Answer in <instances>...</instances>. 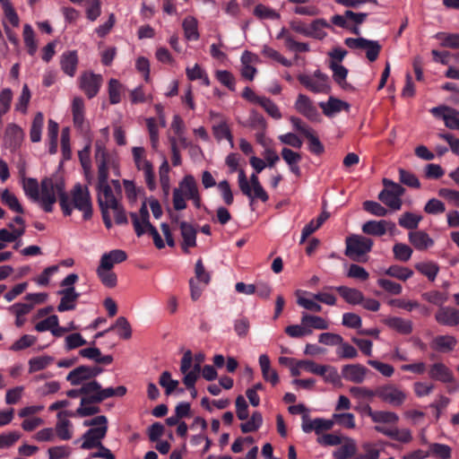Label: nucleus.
<instances>
[{
    "instance_id": "f257e3e1",
    "label": "nucleus",
    "mask_w": 459,
    "mask_h": 459,
    "mask_svg": "<svg viewBox=\"0 0 459 459\" xmlns=\"http://www.w3.org/2000/svg\"><path fill=\"white\" fill-rule=\"evenodd\" d=\"M59 198L60 207L65 216L72 214V206L69 203V195L65 191V183L59 178H46L40 184L39 200L38 203L47 212L53 211V206Z\"/></svg>"
},
{
    "instance_id": "f03ea898",
    "label": "nucleus",
    "mask_w": 459,
    "mask_h": 459,
    "mask_svg": "<svg viewBox=\"0 0 459 459\" xmlns=\"http://www.w3.org/2000/svg\"><path fill=\"white\" fill-rule=\"evenodd\" d=\"M330 321L327 317H301L300 325H290L285 328V333L291 338H301L312 333L313 330L327 329Z\"/></svg>"
},
{
    "instance_id": "7ed1b4c3",
    "label": "nucleus",
    "mask_w": 459,
    "mask_h": 459,
    "mask_svg": "<svg viewBox=\"0 0 459 459\" xmlns=\"http://www.w3.org/2000/svg\"><path fill=\"white\" fill-rule=\"evenodd\" d=\"M199 193L197 182L192 175H186L173 190V206L177 211L186 208V199H189Z\"/></svg>"
},
{
    "instance_id": "20e7f679",
    "label": "nucleus",
    "mask_w": 459,
    "mask_h": 459,
    "mask_svg": "<svg viewBox=\"0 0 459 459\" xmlns=\"http://www.w3.org/2000/svg\"><path fill=\"white\" fill-rule=\"evenodd\" d=\"M69 203L72 206V211L76 209L82 212L84 220H89L91 217L92 204L87 186L76 184L71 191Z\"/></svg>"
},
{
    "instance_id": "39448f33",
    "label": "nucleus",
    "mask_w": 459,
    "mask_h": 459,
    "mask_svg": "<svg viewBox=\"0 0 459 459\" xmlns=\"http://www.w3.org/2000/svg\"><path fill=\"white\" fill-rule=\"evenodd\" d=\"M385 188L379 193L378 199L394 211H399L402 207V199L405 189L390 179L384 178Z\"/></svg>"
},
{
    "instance_id": "423d86ee",
    "label": "nucleus",
    "mask_w": 459,
    "mask_h": 459,
    "mask_svg": "<svg viewBox=\"0 0 459 459\" xmlns=\"http://www.w3.org/2000/svg\"><path fill=\"white\" fill-rule=\"evenodd\" d=\"M298 80L307 90L313 93L326 94L331 89L328 76L319 70L315 71L312 74H299Z\"/></svg>"
},
{
    "instance_id": "0eeeda50",
    "label": "nucleus",
    "mask_w": 459,
    "mask_h": 459,
    "mask_svg": "<svg viewBox=\"0 0 459 459\" xmlns=\"http://www.w3.org/2000/svg\"><path fill=\"white\" fill-rule=\"evenodd\" d=\"M345 255L353 260H359L360 256L371 251L373 240L360 235H351L345 240Z\"/></svg>"
},
{
    "instance_id": "6e6552de",
    "label": "nucleus",
    "mask_w": 459,
    "mask_h": 459,
    "mask_svg": "<svg viewBox=\"0 0 459 459\" xmlns=\"http://www.w3.org/2000/svg\"><path fill=\"white\" fill-rule=\"evenodd\" d=\"M376 396L394 407L401 406L406 400V394L392 384L378 386L376 389Z\"/></svg>"
},
{
    "instance_id": "1a4fd4ad",
    "label": "nucleus",
    "mask_w": 459,
    "mask_h": 459,
    "mask_svg": "<svg viewBox=\"0 0 459 459\" xmlns=\"http://www.w3.org/2000/svg\"><path fill=\"white\" fill-rule=\"evenodd\" d=\"M294 108L297 112L312 122H317L320 120V113L310 98L303 93L298 94L297 100L294 103Z\"/></svg>"
},
{
    "instance_id": "9d476101",
    "label": "nucleus",
    "mask_w": 459,
    "mask_h": 459,
    "mask_svg": "<svg viewBox=\"0 0 459 459\" xmlns=\"http://www.w3.org/2000/svg\"><path fill=\"white\" fill-rule=\"evenodd\" d=\"M102 84V76L85 72L79 77V87L89 99L95 97Z\"/></svg>"
},
{
    "instance_id": "9b49d317",
    "label": "nucleus",
    "mask_w": 459,
    "mask_h": 459,
    "mask_svg": "<svg viewBox=\"0 0 459 459\" xmlns=\"http://www.w3.org/2000/svg\"><path fill=\"white\" fill-rule=\"evenodd\" d=\"M89 397H91V394L81 398L80 406L75 412L62 411L57 413V416L59 418H61L62 415L84 418L98 414L100 411V408L97 404L100 403V402H89Z\"/></svg>"
},
{
    "instance_id": "f8f14e48",
    "label": "nucleus",
    "mask_w": 459,
    "mask_h": 459,
    "mask_svg": "<svg viewBox=\"0 0 459 459\" xmlns=\"http://www.w3.org/2000/svg\"><path fill=\"white\" fill-rule=\"evenodd\" d=\"M74 328L73 322L69 323L67 326H60L58 325V317H46L35 325V329L38 332L50 331L56 337H61Z\"/></svg>"
},
{
    "instance_id": "ddd939ff",
    "label": "nucleus",
    "mask_w": 459,
    "mask_h": 459,
    "mask_svg": "<svg viewBox=\"0 0 459 459\" xmlns=\"http://www.w3.org/2000/svg\"><path fill=\"white\" fill-rule=\"evenodd\" d=\"M108 426L91 428L82 435L81 448L85 450L93 449L101 446V440L106 437Z\"/></svg>"
},
{
    "instance_id": "4468645a",
    "label": "nucleus",
    "mask_w": 459,
    "mask_h": 459,
    "mask_svg": "<svg viewBox=\"0 0 459 459\" xmlns=\"http://www.w3.org/2000/svg\"><path fill=\"white\" fill-rule=\"evenodd\" d=\"M395 230V224L393 221L381 220V221H368L362 225V231L365 234L381 237L387 231L393 233Z\"/></svg>"
},
{
    "instance_id": "2eb2a0df",
    "label": "nucleus",
    "mask_w": 459,
    "mask_h": 459,
    "mask_svg": "<svg viewBox=\"0 0 459 459\" xmlns=\"http://www.w3.org/2000/svg\"><path fill=\"white\" fill-rule=\"evenodd\" d=\"M134 229L138 237L148 232L153 226L149 221V211L146 203H143L138 213H131Z\"/></svg>"
},
{
    "instance_id": "dca6fc26",
    "label": "nucleus",
    "mask_w": 459,
    "mask_h": 459,
    "mask_svg": "<svg viewBox=\"0 0 459 459\" xmlns=\"http://www.w3.org/2000/svg\"><path fill=\"white\" fill-rule=\"evenodd\" d=\"M97 388H94L91 397H89V402H100L102 403L104 400L113 397L119 396L122 397L126 394V387L124 385H119L116 388L114 387H107L102 388L101 385L97 381Z\"/></svg>"
},
{
    "instance_id": "f3484780",
    "label": "nucleus",
    "mask_w": 459,
    "mask_h": 459,
    "mask_svg": "<svg viewBox=\"0 0 459 459\" xmlns=\"http://www.w3.org/2000/svg\"><path fill=\"white\" fill-rule=\"evenodd\" d=\"M46 293H30L25 298V302L17 303L12 307L13 312L16 316H24L30 313L35 304L42 303L46 300Z\"/></svg>"
},
{
    "instance_id": "a211bd4d",
    "label": "nucleus",
    "mask_w": 459,
    "mask_h": 459,
    "mask_svg": "<svg viewBox=\"0 0 459 459\" xmlns=\"http://www.w3.org/2000/svg\"><path fill=\"white\" fill-rule=\"evenodd\" d=\"M95 158L98 163V174H99V184L98 186L108 185V153L105 148L100 144L96 143V153Z\"/></svg>"
},
{
    "instance_id": "6ab92c4d",
    "label": "nucleus",
    "mask_w": 459,
    "mask_h": 459,
    "mask_svg": "<svg viewBox=\"0 0 459 459\" xmlns=\"http://www.w3.org/2000/svg\"><path fill=\"white\" fill-rule=\"evenodd\" d=\"M368 372V369L361 364H349L342 368V377L347 381L356 384L362 383Z\"/></svg>"
},
{
    "instance_id": "aec40b11",
    "label": "nucleus",
    "mask_w": 459,
    "mask_h": 459,
    "mask_svg": "<svg viewBox=\"0 0 459 459\" xmlns=\"http://www.w3.org/2000/svg\"><path fill=\"white\" fill-rule=\"evenodd\" d=\"M61 296L60 302L57 306V311L60 313L71 311L74 309L80 294L74 288L63 289L58 291Z\"/></svg>"
},
{
    "instance_id": "412c9836",
    "label": "nucleus",
    "mask_w": 459,
    "mask_h": 459,
    "mask_svg": "<svg viewBox=\"0 0 459 459\" xmlns=\"http://www.w3.org/2000/svg\"><path fill=\"white\" fill-rule=\"evenodd\" d=\"M98 202L101 210L116 208L119 204L108 185L98 186Z\"/></svg>"
},
{
    "instance_id": "4be33fe9",
    "label": "nucleus",
    "mask_w": 459,
    "mask_h": 459,
    "mask_svg": "<svg viewBox=\"0 0 459 459\" xmlns=\"http://www.w3.org/2000/svg\"><path fill=\"white\" fill-rule=\"evenodd\" d=\"M429 376L431 379L443 383H452L454 381L453 372L441 362L430 366Z\"/></svg>"
},
{
    "instance_id": "5701e85b",
    "label": "nucleus",
    "mask_w": 459,
    "mask_h": 459,
    "mask_svg": "<svg viewBox=\"0 0 459 459\" xmlns=\"http://www.w3.org/2000/svg\"><path fill=\"white\" fill-rule=\"evenodd\" d=\"M319 107L328 117H332L342 110L348 111L350 108V105L347 102L333 97H330L325 102H320Z\"/></svg>"
},
{
    "instance_id": "b1692460",
    "label": "nucleus",
    "mask_w": 459,
    "mask_h": 459,
    "mask_svg": "<svg viewBox=\"0 0 459 459\" xmlns=\"http://www.w3.org/2000/svg\"><path fill=\"white\" fill-rule=\"evenodd\" d=\"M408 238L417 250H426L434 245V240L423 230L410 231Z\"/></svg>"
},
{
    "instance_id": "393cba45",
    "label": "nucleus",
    "mask_w": 459,
    "mask_h": 459,
    "mask_svg": "<svg viewBox=\"0 0 459 459\" xmlns=\"http://www.w3.org/2000/svg\"><path fill=\"white\" fill-rule=\"evenodd\" d=\"M181 237L183 238L182 248L187 253L188 248L196 246V230L186 221L180 222Z\"/></svg>"
},
{
    "instance_id": "a878e982",
    "label": "nucleus",
    "mask_w": 459,
    "mask_h": 459,
    "mask_svg": "<svg viewBox=\"0 0 459 459\" xmlns=\"http://www.w3.org/2000/svg\"><path fill=\"white\" fill-rule=\"evenodd\" d=\"M66 380L73 385H79L85 381L90 382L94 379L91 377L89 366L82 365L71 370L66 376Z\"/></svg>"
},
{
    "instance_id": "bb28decb",
    "label": "nucleus",
    "mask_w": 459,
    "mask_h": 459,
    "mask_svg": "<svg viewBox=\"0 0 459 459\" xmlns=\"http://www.w3.org/2000/svg\"><path fill=\"white\" fill-rule=\"evenodd\" d=\"M126 253L121 249H114L109 252L104 253L100 261V266H103L108 269H113L115 264H120L126 260Z\"/></svg>"
},
{
    "instance_id": "cd10ccee",
    "label": "nucleus",
    "mask_w": 459,
    "mask_h": 459,
    "mask_svg": "<svg viewBox=\"0 0 459 459\" xmlns=\"http://www.w3.org/2000/svg\"><path fill=\"white\" fill-rule=\"evenodd\" d=\"M61 69L70 77L74 76L78 65L76 51H67L62 54L60 60Z\"/></svg>"
},
{
    "instance_id": "c85d7f7f",
    "label": "nucleus",
    "mask_w": 459,
    "mask_h": 459,
    "mask_svg": "<svg viewBox=\"0 0 459 459\" xmlns=\"http://www.w3.org/2000/svg\"><path fill=\"white\" fill-rule=\"evenodd\" d=\"M296 297L299 306L312 312H321V306L316 302L315 294L303 290H297Z\"/></svg>"
},
{
    "instance_id": "c756f323",
    "label": "nucleus",
    "mask_w": 459,
    "mask_h": 459,
    "mask_svg": "<svg viewBox=\"0 0 459 459\" xmlns=\"http://www.w3.org/2000/svg\"><path fill=\"white\" fill-rule=\"evenodd\" d=\"M72 114L74 125L77 128L82 129L84 126L85 105L82 97H74L72 101Z\"/></svg>"
},
{
    "instance_id": "7c9ffc66",
    "label": "nucleus",
    "mask_w": 459,
    "mask_h": 459,
    "mask_svg": "<svg viewBox=\"0 0 459 459\" xmlns=\"http://www.w3.org/2000/svg\"><path fill=\"white\" fill-rule=\"evenodd\" d=\"M259 365L264 379L270 382L273 385H277L279 382L278 373L276 370L271 368L270 359L266 354L260 355Z\"/></svg>"
},
{
    "instance_id": "2f4dec72",
    "label": "nucleus",
    "mask_w": 459,
    "mask_h": 459,
    "mask_svg": "<svg viewBox=\"0 0 459 459\" xmlns=\"http://www.w3.org/2000/svg\"><path fill=\"white\" fill-rule=\"evenodd\" d=\"M457 343L456 339L451 335H437L431 342V348L440 352L453 351Z\"/></svg>"
},
{
    "instance_id": "473e14b6",
    "label": "nucleus",
    "mask_w": 459,
    "mask_h": 459,
    "mask_svg": "<svg viewBox=\"0 0 459 459\" xmlns=\"http://www.w3.org/2000/svg\"><path fill=\"white\" fill-rule=\"evenodd\" d=\"M385 323L401 334H409L412 331V324L404 317H385Z\"/></svg>"
},
{
    "instance_id": "72a5a7b5",
    "label": "nucleus",
    "mask_w": 459,
    "mask_h": 459,
    "mask_svg": "<svg viewBox=\"0 0 459 459\" xmlns=\"http://www.w3.org/2000/svg\"><path fill=\"white\" fill-rule=\"evenodd\" d=\"M115 330L117 334L123 339H129L132 335V329L130 324L127 322L126 317H118L114 325H112L107 330L99 333L97 337L103 336L105 333Z\"/></svg>"
},
{
    "instance_id": "f704fd0d",
    "label": "nucleus",
    "mask_w": 459,
    "mask_h": 459,
    "mask_svg": "<svg viewBox=\"0 0 459 459\" xmlns=\"http://www.w3.org/2000/svg\"><path fill=\"white\" fill-rule=\"evenodd\" d=\"M182 27L184 30L185 38L187 40H198L200 34L198 31V22L193 16H187L184 19Z\"/></svg>"
},
{
    "instance_id": "c9c22d12",
    "label": "nucleus",
    "mask_w": 459,
    "mask_h": 459,
    "mask_svg": "<svg viewBox=\"0 0 459 459\" xmlns=\"http://www.w3.org/2000/svg\"><path fill=\"white\" fill-rule=\"evenodd\" d=\"M329 27V23L325 19L314 20L308 24V37L323 39L326 36L325 29Z\"/></svg>"
},
{
    "instance_id": "e433bc0d",
    "label": "nucleus",
    "mask_w": 459,
    "mask_h": 459,
    "mask_svg": "<svg viewBox=\"0 0 459 459\" xmlns=\"http://www.w3.org/2000/svg\"><path fill=\"white\" fill-rule=\"evenodd\" d=\"M428 457L433 456L437 459H450L452 455V449L449 446L440 443L429 444V450L427 451Z\"/></svg>"
},
{
    "instance_id": "4c0bfd02",
    "label": "nucleus",
    "mask_w": 459,
    "mask_h": 459,
    "mask_svg": "<svg viewBox=\"0 0 459 459\" xmlns=\"http://www.w3.org/2000/svg\"><path fill=\"white\" fill-rule=\"evenodd\" d=\"M22 188L25 195L32 202L38 203L39 200V186L35 178H25L22 181Z\"/></svg>"
},
{
    "instance_id": "58836bf2",
    "label": "nucleus",
    "mask_w": 459,
    "mask_h": 459,
    "mask_svg": "<svg viewBox=\"0 0 459 459\" xmlns=\"http://www.w3.org/2000/svg\"><path fill=\"white\" fill-rule=\"evenodd\" d=\"M339 294L350 304L357 305L362 301V292L354 288L340 286L337 288Z\"/></svg>"
},
{
    "instance_id": "ea45409f",
    "label": "nucleus",
    "mask_w": 459,
    "mask_h": 459,
    "mask_svg": "<svg viewBox=\"0 0 459 459\" xmlns=\"http://www.w3.org/2000/svg\"><path fill=\"white\" fill-rule=\"evenodd\" d=\"M1 201L4 204L8 206V208L13 212H15L17 213L24 212V210L16 195L13 193L10 192L8 189H5L2 192Z\"/></svg>"
},
{
    "instance_id": "a19ab883",
    "label": "nucleus",
    "mask_w": 459,
    "mask_h": 459,
    "mask_svg": "<svg viewBox=\"0 0 459 459\" xmlns=\"http://www.w3.org/2000/svg\"><path fill=\"white\" fill-rule=\"evenodd\" d=\"M97 275L103 285L108 288H114L117 285V278L111 269L99 265L96 270Z\"/></svg>"
},
{
    "instance_id": "79ce46f5",
    "label": "nucleus",
    "mask_w": 459,
    "mask_h": 459,
    "mask_svg": "<svg viewBox=\"0 0 459 459\" xmlns=\"http://www.w3.org/2000/svg\"><path fill=\"white\" fill-rule=\"evenodd\" d=\"M258 173L255 172L251 174L249 178V185L251 186L252 191H253V200L254 199H260L262 202H266L269 198L267 193L262 186L258 176Z\"/></svg>"
},
{
    "instance_id": "37998d69",
    "label": "nucleus",
    "mask_w": 459,
    "mask_h": 459,
    "mask_svg": "<svg viewBox=\"0 0 459 459\" xmlns=\"http://www.w3.org/2000/svg\"><path fill=\"white\" fill-rule=\"evenodd\" d=\"M44 126V116L41 112H38L32 121L30 137L31 142L39 143L41 140V133Z\"/></svg>"
},
{
    "instance_id": "c03bdc74",
    "label": "nucleus",
    "mask_w": 459,
    "mask_h": 459,
    "mask_svg": "<svg viewBox=\"0 0 459 459\" xmlns=\"http://www.w3.org/2000/svg\"><path fill=\"white\" fill-rule=\"evenodd\" d=\"M330 68L333 71V80L343 89H346L348 86V83L346 82V77L348 74V70L342 65L341 64H338L336 62H331L330 63Z\"/></svg>"
},
{
    "instance_id": "a18cd8bd",
    "label": "nucleus",
    "mask_w": 459,
    "mask_h": 459,
    "mask_svg": "<svg viewBox=\"0 0 459 459\" xmlns=\"http://www.w3.org/2000/svg\"><path fill=\"white\" fill-rule=\"evenodd\" d=\"M23 40L28 49V53L30 56H34L38 49V45L35 39V33L32 27L30 24L23 26Z\"/></svg>"
},
{
    "instance_id": "49530a36",
    "label": "nucleus",
    "mask_w": 459,
    "mask_h": 459,
    "mask_svg": "<svg viewBox=\"0 0 459 459\" xmlns=\"http://www.w3.org/2000/svg\"><path fill=\"white\" fill-rule=\"evenodd\" d=\"M415 268L431 281H435L439 272L438 265L434 262L418 263L416 264Z\"/></svg>"
},
{
    "instance_id": "de8ad7c7",
    "label": "nucleus",
    "mask_w": 459,
    "mask_h": 459,
    "mask_svg": "<svg viewBox=\"0 0 459 459\" xmlns=\"http://www.w3.org/2000/svg\"><path fill=\"white\" fill-rule=\"evenodd\" d=\"M385 274L405 281L413 275V272L407 267L392 265L385 271Z\"/></svg>"
},
{
    "instance_id": "09e8293b",
    "label": "nucleus",
    "mask_w": 459,
    "mask_h": 459,
    "mask_svg": "<svg viewBox=\"0 0 459 459\" xmlns=\"http://www.w3.org/2000/svg\"><path fill=\"white\" fill-rule=\"evenodd\" d=\"M97 387V380L85 382L80 388L68 390L66 395L70 398L86 397L87 395H91L93 389Z\"/></svg>"
},
{
    "instance_id": "8fccbe9b",
    "label": "nucleus",
    "mask_w": 459,
    "mask_h": 459,
    "mask_svg": "<svg viewBox=\"0 0 459 459\" xmlns=\"http://www.w3.org/2000/svg\"><path fill=\"white\" fill-rule=\"evenodd\" d=\"M54 362L51 356H39L32 358L29 360V372L33 373L42 370Z\"/></svg>"
},
{
    "instance_id": "3c124183",
    "label": "nucleus",
    "mask_w": 459,
    "mask_h": 459,
    "mask_svg": "<svg viewBox=\"0 0 459 459\" xmlns=\"http://www.w3.org/2000/svg\"><path fill=\"white\" fill-rule=\"evenodd\" d=\"M421 220L422 216L420 215L412 212H405L399 218V225L407 230H415L418 228Z\"/></svg>"
},
{
    "instance_id": "603ef678",
    "label": "nucleus",
    "mask_w": 459,
    "mask_h": 459,
    "mask_svg": "<svg viewBox=\"0 0 459 459\" xmlns=\"http://www.w3.org/2000/svg\"><path fill=\"white\" fill-rule=\"evenodd\" d=\"M254 14L261 20H279L281 18L280 13L274 9L261 4L255 7Z\"/></svg>"
},
{
    "instance_id": "864d4df0",
    "label": "nucleus",
    "mask_w": 459,
    "mask_h": 459,
    "mask_svg": "<svg viewBox=\"0 0 459 459\" xmlns=\"http://www.w3.org/2000/svg\"><path fill=\"white\" fill-rule=\"evenodd\" d=\"M213 134L218 140L227 139L231 147H233V137L230 127L224 120H221L217 125L213 126Z\"/></svg>"
},
{
    "instance_id": "5fc2aeb1",
    "label": "nucleus",
    "mask_w": 459,
    "mask_h": 459,
    "mask_svg": "<svg viewBox=\"0 0 459 459\" xmlns=\"http://www.w3.org/2000/svg\"><path fill=\"white\" fill-rule=\"evenodd\" d=\"M263 423V417L259 411H255L250 420L240 425L243 433H250L256 431Z\"/></svg>"
},
{
    "instance_id": "6e6d98bb",
    "label": "nucleus",
    "mask_w": 459,
    "mask_h": 459,
    "mask_svg": "<svg viewBox=\"0 0 459 459\" xmlns=\"http://www.w3.org/2000/svg\"><path fill=\"white\" fill-rule=\"evenodd\" d=\"M159 384L165 388V394L169 395L177 390L179 383L178 380L171 378V373L169 371H164L160 376Z\"/></svg>"
},
{
    "instance_id": "4d7b16f0",
    "label": "nucleus",
    "mask_w": 459,
    "mask_h": 459,
    "mask_svg": "<svg viewBox=\"0 0 459 459\" xmlns=\"http://www.w3.org/2000/svg\"><path fill=\"white\" fill-rule=\"evenodd\" d=\"M63 416L66 417L65 415H62L61 418H58V422L56 425V432L57 437L62 440H69L72 438V432L70 430L71 422L69 420L63 419Z\"/></svg>"
},
{
    "instance_id": "13d9d810",
    "label": "nucleus",
    "mask_w": 459,
    "mask_h": 459,
    "mask_svg": "<svg viewBox=\"0 0 459 459\" xmlns=\"http://www.w3.org/2000/svg\"><path fill=\"white\" fill-rule=\"evenodd\" d=\"M258 105L261 106L272 118L279 120L282 117L279 107L269 98L264 96Z\"/></svg>"
},
{
    "instance_id": "bf43d9fd",
    "label": "nucleus",
    "mask_w": 459,
    "mask_h": 459,
    "mask_svg": "<svg viewBox=\"0 0 459 459\" xmlns=\"http://www.w3.org/2000/svg\"><path fill=\"white\" fill-rule=\"evenodd\" d=\"M31 98V92L27 84H23L21 95L19 96L15 104V109L22 114H25L28 109V105Z\"/></svg>"
},
{
    "instance_id": "052dcab7",
    "label": "nucleus",
    "mask_w": 459,
    "mask_h": 459,
    "mask_svg": "<svg viewBox=\"0 0 459 459\" xmlns=\"http://www.w3.org/2000/svg\"><path fill=\"white\" fill-rule=\"evenodd\" d=\"M262 54L264 56L271 58L274 61H277L278 63L281 64L282 65H284L286 67H290L292 65L289 59H287L286 57L281 56L277 50H275L274 48H273L267 45H264L263 47Z\"/></svg>"
},
{
    "instance_id": "680f3d73",
    "label": "nucleus",
    "mask_w": 459,
    "mask_h": 459,
    "mask_svg": "<svg viewBox=\"0 0 459 459\" xmlns=\"http://www.w3.org/2000/svg\"><path fill=\"white\" fill-rule=\"evenodd\" d=\"M372 420L376 423H396L399 417L393 411H376L372 413Z\"/></svg>"
},
{
    "instance_id": "e2e57ef3",
    "label": "nucleus",
    "mask_w": 459,
    "mask_h": 459,
    "mask_svg": "<svg viewBox=\"0 0 459 459\" xmlns=\"http://www.w3.org/2000/svg\"><path fill=\"white\" fill-rule=\"evenodd\" d=\"M123 86L116 79H110L108 82V95L111 104H117L121 101V92Z\"/></svg>"
},
{
    "instance_id": "0e129e2a",
    "label": "nucleus",
    "mask_w": 459,
    "mask_h": 459,
    "mask_svg": "<svg viewBox=\"0 0 459 459\" xmlns=\"http://www.w3.org/2000/svg\"><path fill=\"white\" fill-rule=\"evenodd\" d=\"M86 16L91 22H94L101 13L100 0H85Z\"/></svg>"
},
{
    "instance_id": "69168bd1",
    "label": "nucleus",
    "mask_w": 459,
    "mask_h": 459,
    "mask_svg": "<svg viewBox=\"0 0 459 459\" xmlns=\"http://www.w3.org/2000/svg\"><path fill=\"white\" fill-rule=\"evenodd\" d=\"M393 252L395 259L402 262H407L412 255V249L403 243L395 244L393 247Z\"/></svg>"
},
{
    "instance_id": "338daca9",
    "label": "nucleus",
    "mask_w": 459,
    "mask_h": 459,
    "mask_svg": "<svg viewBox=\"0 0 459 459\" xmlns=\"http://www.w3.org/2000/svg\"><path fill=\"white\" fill-rule=\"evenodd\" d=\"M363 453L359 454L356 459H378L380 455V449L377 447L376 444L365 443L362 445Z\"/></svg>"
},
{
    "instance_id": "774afa93",
    "label": "nucleus",
    "mask_w": 459,
    "mask_h": 459,
    "mask_svg": "<svg viewBox=\"0 0 459 459\" xmlns=\"http://www.w3.org/2000/svg\"><path fill=\"white\" fill-rule=\"evenodd\" d=\"M422 299L435 306H442L446 301L447 295L438 290H430L423 293Z\"/></svg>"
}]
</instances>
